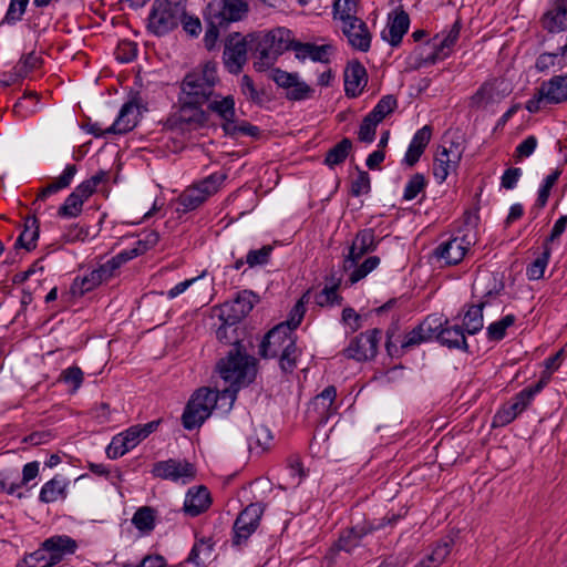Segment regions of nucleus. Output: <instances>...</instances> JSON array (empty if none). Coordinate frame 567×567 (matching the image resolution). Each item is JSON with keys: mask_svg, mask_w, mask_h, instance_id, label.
<instances>
[{"mask_svg": "<svg viewBox=\"0 0 567 567\" xmlns=\"http://www.w3.org/2000/svg\"><path fill=\"white\" fill-rule=\"evenodd\" d=\"M216 338L226 346H231L225 358H221L216 370L220 378L230 383V388L223 391L224 396L235 400L243 386L251 384L257 377L258 360L249 354L255 347V338L250 330L240 323L223 322L216 330Z\"/></svg>", "mask_w": 567, "mask_h": 567, "instance_id": "obj_1", "label": "nucleus"}, {"mask_svg": "<svg viewBox=\"0 0 567 567\" xmlns=\"http://www.w3.org/2000/svg\"><path fill=\"white\" fill-rule=\"evenodd\" d=\"M250 51L258 56L254 62V69L257 72H264L270 69L286 51H296L298 40L293 39V33L285 27H277L269 31H254L248 33Z\"/></svg>", "mask_w": 567, "mask_h": 567, "instance_id": "obj_2", "label": "nucleus"}, {"mask_svg": "<svg viewBox=\"0 0 567 567\" xmlns=\"http://www.w3.org/2000/svg\"><path fill=\"white\" fill-rule=\"evenodd\" d=\"M204 102L197 100H184L178 96V110L172 113L164 122V128L185 134L204 127H216L209 123L210 114L203 109Z\"/></svg>", "mask_w": 567, "mask_h": 567, "instance_id": "obj_3", "label": "nucleus"}, {"mask_svg": "<svg viewBox=\"0 0 567 567\" xmlns=\"http://www.w3.org/2000/svg\"><path fill=\"white\" fill-rule=\"evenodd\" d=\"M186 0H154L147 19V30L163 37L178 27Z\"/></svg>", "mask_w": 567, "mask_h": 567, "instance_id": "obj_4", "label": "nucleus"}, {"mask_svg": "<svg viewBox=\"0 0 567 567\" xmlns=\"http://www.w3.org/2000/svg\"><path fill=\"white\" fill-rule=\"evenodd\" d=\"M406 514L404 513H388L378 524L373 522H362L355 526L346 528L339 536L338 540L333 544L338 550H344L350 553L353 548L359 546L360 540L367 536L368 534L377 530L385 525H394L403 518Z\"/></svg>", "mask_w": 567, "mask_h": 567, "instance_id": "obj_5", "label": "nucleus"}, {"mask_svg": "<svg viewBox=\"0 0 567 567\" xmlns=\"http://www.w3.org/2000/svg\"><path fill=\"white\" fill-rule=\"evenodd\" d=\"M382 338V330L373 328L365 332H361L352 338L341 354L357 362H367L373 360L379 350V343Z\"/></svg>", "mask_w": 567, "mask_h": 567, "instance_id": "obj_6", "label": "nucleus"}, {"mask_svg": "<svg viewBox=\"0 0 567 567\" xmlns=\"http://www.w3.org/2000/svg\"><path fill=\"white\" fill-rule=\"evenodd\" d=\"M204 11L228 29L231 23L246 19L250 8L246 0H210Z\"/></svg>", "mask_w": 567, "mask_h": 567, "instance_id": "obj_7", "label": "nucleus"}, {"mask_svg": "<svg viewBox=\"0 0 567 567\" xmlns=\"http://www.w3.org/2000/svg\"><path fill=\"white\" fill-rule=\"evenodd\" d=\"M266 504L256 502L245 507L237 516L233 526L231 543L234 546H240L246 543L250 535L258 528Z\"/></svg>", "mask_w": 567, "mask_h": 567, "instance_id": "obj_8", "label": "nucleus"}, {"mask_svg": "<svg viewBox=\"0 0 567 567\" xmlns=\"http://www.w3.org/2000/svg\"><path fill=\"white\" fill-rule=\"evenodd\" d=\"M566 78L563 75H555L549 81L543 82L536 89L533 99L528 100L525 107L530 113H537L542 109V102L546 101L549 104H558L567 101V83Z\"/></svg>", "mask_w": 567, "mask_h": 567, "instance_id": "obj_9", "label": "nucleus"}, {"mask_svg": "<svg viewBox=\"0 0 567 567\" xmlns=\"http://www.w3.org/2000/svg\"><path fill=\"white\" fill-rule=\"evenodd\" d=\"M449 319L439 321L435 327H427V342L436 341L439 344L449 349H460L466 353H472L467 343L463 327L460 324L449 326Z\"/></svg>", "mask_w": 567, "mask_h": 567, "instance_id": "obj_10", "label": "nucleus"}, {"mask_svg": "<svg viewBox=\"0 0 567 567\" xmlns=\"http://www.w3.org/2000/svg\"><path fill=\"white\" fill-rule=\"evenodd\" d=\"M259 300V296L252 290H241L233 301H227L220 307L219 320L241 323Z\"/></svg>", "mask_w": 567, "mask_h": 567, "instance_id": "obj_11", "label": "nucleus"}, {"mask_svg": "<svg viewBox=\"0 0 567 567\" xmlns=\"http://www.w3.org/2000/svg\"><path fill=\"white\" fill-rule=\"evenodd\" d=\"M381 239L375 238L373 228L359 230L349 247L348 255L344 257L343 271H349L357 266L364 255L375 251Z\"/></svg>", "mask_w": 567, "mask_h": 567, "instance_id": "obj_12", "label": "nucleus"}, {"mask_svg": "<svg viewBox=\"0 0 567 567\" xmlns=\"http://www.w3.org/2000/svg\"><path fill=\"white\" fill-rule=\"evenodd\" d=\"M293 332L288 323L280 322L276 324L262 337L258 354L262 359L277 358Z\"/></svg>", "mask_w": 567, "mask_h": 567, "instance_id": "obj_13", "label": "nucleus"}, {"mask_svg": "<svg viewBox=\"0 0 567 567\" xmlns=\"http://www.w3.org/2000/svg\"><path fill=\"white\" fill-rule=\"evenodd\" d=\"M152 474L162 480L178 481L182 477L193 480L196 476V467L193 463L169 458L153 464Z\"/></svg>", "mask_w": 567, "mask_h": 567, "instance_id": "obj_14", "label": "nucleus"}, {"mask_svg": "<svg viewBox=\"0 0 567 567\" xmlns=\"http://www.w3.org/2000/svg\"><path fill=\"white\" fill-rule=\"evenodd\" d=\"M467 247L463 246L462 240L452 238L440 244L432 254L427 256V261L444 260V266H456L464 259Z\"/></svg>", "mask_w": 567, "mask_h": 567, "instance_id": "obj_15", "label": "nucleus"}, {"mask_svg": "<svg viewBox=\"0 0 567 567\" xmlns=\"http://www.w3.org/2000/svg\"><path fill=\"white\" fill-rule=\"evenodd\" d=\"M141 107L142 99L140 93L135 92L133 97L122 105L115 122L106 130H103V137L107 134L122 135L131 132L137 125V122L135 120H125V117L127 114L133 113L134 109L140 110ZM143 109L146 110V106H143Z\"/></svg>", "mask_w": 567, "mask_h": 567, "instance_id": "obj_16", "label": "nucleus"}, {"mask_svg": "<svg viewBox=\"0 0 567 567\" xmlns=\"http://www.w3.org/2000/svg\"><path fill=\"white\" fill-rule=\"evenodd\" d=\"M47 549L48 559L42 567H52L59 564L64 554H73L78 544L69 536H53L43 542Z\"/></svg>", "mask_w": 567, "mask_h": 567, "instance_id": "obj_17", "label": "nucleus"}, {"mask_svg": "<svg viewBox=\"0 0 567 567\" xmlns=\"http://www.w3.org/2000/svg\"><path fill=\"white\" fill-rule=\"evenodd\" d=\"M212 502L210 492L205 485L192 487L186 494L183 512L190 517L199 516L210 507Z\"/></svg>", "mask_w": 567, "mask_h": 567, "instance_id": "obj_18", "label": "nucleus"}, {"mask_svg": "<svg viewBox=\"0 0 567 567\" xmlns=\"http://www.w3.org/2000/svg\"><path fill=\"white\" fill-rule=\"evenodd\" d=\"M182 94L186 95L185 100H197L200 102H208L214 95V90H210L204 84L200 73L193 70L184 76L181 84Z\"/></svg>", "mask_w": 567, "mask_h": 567, "instance_id": "obj_19", "label": "nucleus"}, {"mask_svg": "<svg viewBox=\"0 0 567 567\" xmlns=\"http://www.w3.org/2000/svg\"><path fill=\"white\" fill-rule=\"evenodd\" d=\"M344 93L346 96L353 99L357 97L363 87L359 90V86L362 81H364L363 86L367 85L368 82V73L363 64L354 59L349 61L347 68L344 70Z\"/></svg>", "mask_w": 567, "mask_h": 567, "instance_id": "obj_20", "label": "nucleus"}, {"mask_svg": "<svg viewBox=\"0 0 567 567\" xmlns=\"http://www.w3.org/2000/svg\"><path fill=\"white\" fill-rule=\"evenodd\" d=\"M462 29L461 19L457 18L446 37L439 43H433V51L427 54V64H435L449 58L455 47Z\"/></svg>", "mask_w": 567, "mask_h": 567, "instance_id": "obj_21", "label": "nucleus"}, {"mask_svg": "<svg viewBox=\"0 0 567 567\" xmlns=\"http://www.w3.org/2000/svg\"><path fill=\"white\" fill-rule=\"evenodd\" d=\"M551 8L543 13L539 23L548 33H559L567 30V7L551 0Z\"/></svg>", "mask_w": 567, "mask_h": 567, "instance_id": "obj_22", "label": "nucleus"}, {"mask_svg": "<svg viewBox=\"0 0 567 567\" xmlns=\"http://www.w3.org/2000/svg\"><path fill=\"white\" fill-rule=\"evenodd\" d=\"M249 38L248 34L240 40L229 45V49L225 47L224 50V63L228 71L233 74H238L243 71V68L247 61Z\"/></svg>", "mask_w": 567, "mask_h": 567, "instance_id": "obj_23", "label": "nucleus"}, {"mask_svg": "<svg viewBox=\"0 0 567 567\" xmlns=\"http://www.w3.org/2000/svg\"><path fill=\"white\" fill-rule=\"evenodd\" d=\"M342 32L353 49L361 52L370 50L372 34L363 20L344 24Z\"/></svg>", "mask_w": 567, "mask_h": 567, "instance_id": "obj_24", "label": "nucleus"}, {"mask_svg": "<svg viewBox=\"0 0 567 567\" xmlns=\"http://www.w3.org/2000/svg\"><path fill=\"white\" fill-rule=\"evenodd\" d=\"M410 25L409 14L400 9L394 12V17L389 16L388 28L390 38H386L385 32H382V38L388 40L391 47L401 44L404 34L408 32Z\"/></svg>", "mask_w": 567, "mask_h": 567, "instance_id": "obj_25", "label": "nucleus"}, {"mask_svg": "<svg viewBox=\"0 0 567 567\" xmlns=\"http://www.w3.org/2000/svg\"><path fill=\"white\" fill-rule=\"evenodd\" d=\"M23 231L19 235L14 243V249L21 248L32 251L37 248V240L40 236V220L35 215L25 218Z\"/></svg>", "mask_w": 567, "mask_h": 567, "instance_id": "obj_26", "label": "nucleus"}, {"mask_svg": "<svg viewBox=\"0 0 567 567\" xmlns=\"http://www.w3.org/2000/svg\"><path fill=\"white\" fill-rule=\"evenodd\" d=\"M209 416L210 411L206 405L188 400L182 415V424L185 430L192 431L199 427Z\"/></svg>", "mask_w": 567, "mask_h": 567, "instance_id": "obj_27", "label": "nucleus"}, {"mask_svg": "<svg viewBox=\"0 0 567 567\" xmlns=\"http://www.w3.org/2000/svg\"><path fill=\"white\" fill-rule=\"evenodd\" d=\"M333 51L332 44L317 45L310 42L296 43V58L298 60H305L308 55L313 62L329 63L330 59L327 56Z\"/></svg>", "mask_w": 567, "mask_h": 567, "instance_id": "obj_28", "label": "nucleus"}, {"mask_svg": "<svg viewBox=\"0 0 567 567\" xmlns=\"http://www.w3.org/2000/svg\"><path fill=\"white\" fill-rule=\"evenodd\" d=\"M488 303L487 300L481 301L476 305H471L465 312L464 321L461 327L466 334L474 336L480 332L484 327L483 310Z\"/></svg>", "mask_w": 567, "mask_h": 567, "instance_id": "obj_29", "label": "nucleus"}, {"mask_svg": "<svg viewBox=\"0 0 567 567\" xmlns=\"http://www.w3.org/2000/svg\"><path fill=\"white\" fill-rule=\"evenodd\" d=\"M220 127L225 136H229L234 140H237L240 134L248 135L256 140L260 138L261 136V131L258 126L252 125L248 121L238 120L237 115L235 118H233L231 123L220 124Z\"/></svg>", "mask_w": 567, "mask_h": 567, "instance_id": "obj_30", "label": "nucleus"}, {"mask_svg": "<svg viewBox=\"0 0 567 567\" xmlns=\"http://www.w3.org/2000/svg\"><path fill=\"white\" fill-rule=\"evenodd\" d=\"M76 172L78 167L75 164L66 165L63 173L54 182L39 190L35 200H45L51 194L69 187Z\"/></svg>", "mask_w": 567, "mask_h": 567, "instance_id": "obj_31", "label": "nucleus"}, {"mask_svg": "<svg viewBox=\"0 0 567 567\" xmlns=\"http://www.w3.org/2000/svg\"><path fill=\"white\" fill-rule=\"evenodd\" d=\"M206 111L217 114L221 120V124H229L236 116L235 97L229 94L223 96L219 101H212L208 103Z\"/></svg>", "mask_w": 567, "mask_h": 567, "instance_id": "obj_32", "label": "nucleus"}, {"mask_svg": "<svg viewBox=\"0 0 567 567\" xmlns=\"http://www.w3.org/2000/svg\"><path fill=\"white\" fill-rule=\"evenodd\" d=\"M352 146V141L348 137H343L326 153L323 164L331 168L342 164L349 156Z\"/></svg>", "mask_w": 567, "mask_h": 567, "instance_id": "obj_33", "label": "nucleus"}, {"mask_svg": "<svg viewBox=\"0 0 567 567\" xmlns=\"http://www.w3.org/2000/svg\"><path fill=\"white\" fill-rule=\"evenodd\" d=\"M207 197L208 195L204 193L203 188H187L177 198L178 204L183 207L182 209L177 208V212L188 213L198 208Z\"/></svg>", "mask_w": 567, "mask_h": 567, "instance_id": "obj_34", "label": "nucleus"}, {"mask_svg": "<svg viewBox=\"0 0 567 567\" xmlns=\"http://www.w3.org/2000/svg\"><path fill=\"white\" fill-rule=\"evenodd\" d=\"M359 3L357 0H334L332 4V13L336 19L339 14V19L344 23L358 22L361 19L357 17Z\"/></svg>", "mask_w": 567, "mask_h": 567, "instance_id": "obj_35", "label": "nucleus"}, {"mask_svg": "<svg viewBox=\"0 0 567 567\" xmlns=\"http://www.w3.org/2000/svg\"><path fill=\"white\" fill-rule=\"evenodd\" d=\"M156 509L151 506L140 507L133 515V525L143 534L151 533L155 527Z\"/></svg>", "mask_w": 567, "mask_h": 567, "instance_id": "obj_36", "label": "nucleus"}, {"mask_svg": "<svg viewBox=\"0 0 567 567\" xmlns=\"http://www.w3.org/2000/svg\"><path fill=\"white\" fill-rule=\"evenodd\" d=\"M163 419H157L146 424H136L130 426L126 431H124L125 440L134 444L135 447L141 440H144L154 433L158 429Z\"/></svg>", "mask_w": 567, "mask_h": 567, "instance_id": "obj_37", "label": "nucleus"}, {"mask_svg": "<svg viewBox=\"0 0 567 567\" xmlns=\"http://www.w3.org/2000/svg\"><path fill=\"white\" fill-rule=\"evenodd\" d=\"M424 150H425V126H423L415 133V135L405 153L404 163L409 167H413L419 162L420 157L424 153Z\"/></svg>", "mask_w": 567, "mask_h": 567, "instance_id": "obj_38", "label": "nucleus"}, {"mask_svg": "<svg viewBox=\"0 0 567 567\" xmlns=\"http://www.w3.org/2000/svg\"><path fill=\"white\" fill-rule=\"evenodd\" d=\"M453 544L454 539L450 536L440 539L427 555V567H439L451 553Z\"/></svg>", "mask_w": 567, "mask_h": 567, "instance_id": "obj_39", "label": "nucleus"}, {"mask_svg": "<svg viewBox=\"0 0 567 567\" xmlns=\"http://www.w3.org/2000/svg\"><path fill=\"white\" fill-rule=\"evenodd\" d=\"M203 17L206 23L204 45L207 51H213L216 48L220 31H226L227 28H224V25H218V21L213 19L212 16H207L205 11H203Z\"/></svg>", "mask_w": 567, "mask_h": 567, "instance_id": "obj_40", "label": "nucleus"}, {"mask_svg": "<svg viewBox=\"0 0 567 567\" xmlns=\"http://www.w3.org/2000/svg\"><path fill=\"white\" fill-rule=\"evenodd\" d=\"M84 202L78 194L72 192L64 203L58 209V216L61 218H75L83 212Z\"/></svg>", "mask_w": 567, "mask_h": 567, "instance_id": "obj_41", "label": "nucleus"}, {"mask_svg": "<svg viewBox=\"0 0 567 567\" xmlns=\"http://www.w3.org/2000/svg\"><path fill=\"white\" fill-rule=\"evenodd\" d=\"M43 63L42 58L37 56L34 51L23 54L17 65L14 66V76H19L20 79H24L30 72L35 69H39Z\"/></svg>", "mask_w": 567, "mask_h": 567, "instance_id": "obj_42", "label": "nucleus"}, {"mask_svg": "<svg viewBox=\"0 0 567 567\" xmlns=\"http://www.w3.org/2000/svg\"><path fill=\"white\" fill-rule=\"evenodd\" d=\"M451 163L454 161L450 157V151L443 147L442 152L435 155L433 163V175L440 183L446 179Z\"/></svg>", "mask_w": 567, "mask_h": 567, "instance_id": "obj_43", "label": "nucleus"}, {"mask_svg": "<svg viewBox=\"0 0 567 567\" xmlns=\"http://www.w3.org/2000/svg\"><path fill=\"white\" fill-rule=\"evenodd\" d=\"M309 295H310V290H307L301 296V298L296 302V305L292 307V309L290 310L288 319L282 321V323H288V326L293 331L300 326V323L305 317V313H306L305 303L308 302Z\"/></svg>", "mask_w": 567, "mask_h": 567, "instance_id": "obj_44", "label": "nucleus"}, {"mask_svg": "<svg viewBox=\"0 0 567 567\" xmlns=\"http://www.w3.org/2000/svg\"><path fill=\"white\" fill-rule=\"evenodd\" d=\"M380 264L378 256L368 257L362 264L354 266L353 271L349 276L350 285H354L364 277H367L372 270H374Z\"/></svg>", "mask_w": 567, "mask_h": 567, "instance_id": "obj_45", "label": "nucleus"}, {"mask_svg": "<svg viewBox=\"0 0 567 567\" xmlns=\"http://www.w3.org/2000/svg\"><path fill=\"white\" fill-rule=\"evenodd\" d=\"M398 106V101L394 95H384L373 107V110L369 113L372 117H374L380 123L392 113Z\"/></svg>", "mask_w": 567, "mask_h": 567, "instance_id": "obj_46", "label": "nucleus"}, {"mask_svg": "<svg viewBox=\"0 0 567 567\" xmlns=\"http://www.w3.org/2000/svg\"><path fill=\"white\" fill-rule=\"evenodd\" d=\"M133 447H134V444H132L130 441L125 440V434L123 432V433L115 435L112 439V442L110 443V445L106 449V455L109 458L115 460V458L126 454Z\"/></svg>", "mask_w": 567, "mask_h": 567, "instance_id": "obj_47", "label": "nucleus"}, {"mask_svg": "<svg viewBox=\"0 0 567 567\" xmlns=\"http://www.w3.org/2000/svg\"><path fill=\"white\" fill-rule=\"evenodd\" d=\"M218 396V390H212L209 388L202 386L192 394L189 400H195V403L206 405V408H208L212 413L216 406Z\"/></svg>", "mask_w": 567, "mask_h": 567, "instance_id": "obj_48", "label": "nucleus"}, {"mask_svg": "<svg viewBox=\"0 0 567 567\" xmlns=\"http://www.w3.org/2000/svg\"><path fill=\"white\" fill-rule=\"evenodd\" d=\"M355 169L358 172V177L351 182L349 193L353 197H359L371 190V179L368 172L360 169L359 166H355Z\"/></svg>", "mask_w": 567, "mask_h": 567, "instance_id": "obj_49", "label": "nucleus"}, {"mask_svg": "<svg viewBox=\"0 0 567 567\" xmlns=\"http://www.w3.org/2000/svg\"><path fill=\"white\" fill-rule=\"evenodd\" d=\"M550 256L547 251H543L533 262L526 268V276L529 280H539L544 277L545 269L548 265Z\"/></svg>", "mask_w": 567, "mask_h": 567, "instance_id": "obj_50", "label": "nucleus"}, {"mask_svg": "<svg viewBox=\"0 0 567 567\" xmlns=\"http://www.w3.org/2000/svg\"><path fill=\"white\" fill-rule=\"evenodd\" d=\"M29 0H10L9 8L6 12L1 24H14L16 22L22 19V16L25 12Z\"/></svg>", "mask_w": 567, "mask_h": 567, "instance_id": "obj_51", "label": "nucleus"}, {"mask_svg": "<svg viewBox=\"0 0 567 567\" xmlns=\"http://www.w3.org/2000/svg\"><path fill=\"white\" fill-rule=\"evenodd\" d=\"M379 123V121L369 114L364 116L359 127L358 140L363 143H372L375 138L377 126Z\"/></svg>", "mask_w": 567, "mask_h": 567, "instance_id": "obj_52", "label": "nucleus"}, {"mask_svg": "<svg viewBox=\"0 0 567 567\" xmlns=\"http://www.w3.org/2000/svg\"><path fill=\"white\" fill-rule=\"evenodd\" d=\"M272 250L274 247L271 245H265L260 249L249 250L246 256V264H248L250 268L266 265L269 261Z\"/></svg>", "mask_w": 567, "mask_h": 567, "instance_id": "obj_53", "label": "nucleus"}, {"mask_svg": "<svg viewBox=\"0 0 567 567\" xmlns=\"http://www.w3.org/2000/svg\"><path fill=\"white\" fill-rule=\"evenodd\" d=\"M269 78L282 89L289 90L299 80L297 73H289L280 68H272Z\"/></svg>", "mask_w": 567, "mask_h": 567, "instance_id": "obj_54", "label": "nucleus"}, {"mask_svg": "<svg viewBox=\"0 0 567 567\" xmlns=\"http://www.w3.org/2000/svg\"><path fill=\"white\" fill-rule=\"evenodd\" d=\"M425 187V175L415 173L405 186L403 199H414Z\"/></svg>", "mask_w": 567, "mask_h": 567, "instance_id": "obj_55", "label": "nucleus"}, {"mask_svg": "<svg viewBox=\"0 0 567 567\" xmlns=\"http://www.w3.org/2000/svg\"><path fill=\"white\" fill-rule=\"evenodd\" d=\"M113 274L114 270L111 269L110 264L106 261L105 264L100 265L99 268L92 270L90 275L85 276V278L89 280V285L93 290L95 287L101 285L102 281L111 278Z\"/></svg>", "mask_w": 567, "mask_h": 567, "instance_id": "obj_56", "label": "nucleus"}, {"mask_svg": "<svg viewBox=\"0 0 567 567\" xmlns=\"http://www.w3.org/2000/svg\"><path fill=\"white\" fill-rule=\"evenodd\" d=\"M292 90L286 92V99L289 101H302L312 97L315 90L306 82L297 81Z\"/></svg>", "mask_w": 567, "mask_h": 567, "instance_id": "obj_57", "label": "nucleus"}, {"mask_svg": "<svg viewBox=\"0 0 567 567\" xmlns=\"http://www.w3.org/2000/svg\"><path fill=\"white\" fill-rule=\"evenodd\" d=\"M39 474V463L37 461L30 462L23 466L22 478L19 483L10 484V493H14L18 488L27 485L30 481L34 480Z\"/></svg>", "mask_w": 567, "mask_h": 567, "instance_id": "obj_58", "label": "nucleus"}, {"mask_svg": "<svg viewBox=\"0 0 567 567\" xmlns=\"http://www.w3.org/2000/svg\"><path fill=\"white\" fill-rule=\"evenodd\" d=\"M200 76L204 84H206L208 89L213 90L220 81L217 75V63L215 61L205 62L203 64Z\"/></svg>", "mask_w": 567, "mask_h": 567, "instance_id": "obj_59", "label": "nucleus"}, {"mask_svg": "<svg viewBox=\"0 0 567 567\" xmlns=\"http://www.w3.org/2000/svg\"><path fill=\"white\" fill-rule=\"evenodd\" d=\"M179 21L188 35L197 37L202 32L199 18L187 14L186 8L184 9V13H181Z\"/></svg>", "mask_w": 567, "mask_h": 567, "instance_id": "obj_60", "label": "nucleus"}, {"mask_svg": "<svg viewBox=\"0 0 567 567\" xmlns=\"http://www.w3.org/2000/svg\"><path fill=\"white\" fill-rule=\"evenodd\" d=\"M226 178L227 175L224 173H214L202 181L198 187L203 188L204 193L209 196L218 190Z\"/></svg>", "mask_w": 567, "mask_h": 567, "instance_id": "obj_61", "label": "nucleus"}, {"mask_svg": "<svg viewBox=\"0 0 567 567\" xmlns=\"http://www.w3.org/2000/svg\"><path fill=\"white\" fill-rule=\"evenodd\" d=\"M137 55V45L132 41H121L117 45V60L123 63L133 61Z\"/></svg>", "mask_w": 567, "mask_h": 567, "instance_id": "obj_62", "label": "nucleus"}, {"mask_svg": "<svg viewBox=\"0 0 567 567\" xmlns=\"http://www.w3.org/2000/svg\"><path fill=\"white\" fill-rule=\"evenodd\" d=\"M423 341H425V336L423 334V322H420L412 331L405 334L401 343V350L406 351L411 347L420 344Z\"/></svg>", "mask_w": 567, "mask_h": 567, "instance_id": "obj_63", "label": "nucleus"}, {"mask_svg": "<svg viewBox=\"0 0 567 567\" xmlns=\"http://www.w3.org/2000/svg\"><path fill=\"white\" fill-rule=\"evenodd\" d=\"M83 379V372L76 365L65 369L62 371L60 377V380L64 381L65 383L73 384V391L78 390L82 385Z\"/></svg>", "mask_w": 567, "mask_h": 567, "instance_id": "obj_64", "label": "nucleus"}]
</instances>
